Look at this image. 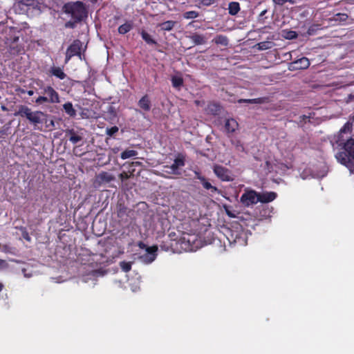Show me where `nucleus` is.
I'll return each instance as SVG.
<instances>
[{
    "instance_id": "nucleus-1",
    "label": "nucleus",
    "mask_w": 354,
    "mask_h": 354,
    "mask_svg": "<svg viewBox=\"0 0 354 354\" xmlns=\"http://www.w3.org/2000/svg\"><path fill=\"white\" fill-rule=\"evenodd\" d=\"M352 129V124L347 122L339 130L337 140L339 146H343L344 151L339 152L336 158L339 162L346 166L351 174H354V139H346L344 134L350 133Z\"/></svg>"
},
{
    "instance_id": "nucleus-2",
    "label": "nucleus",
    "mask_w": 354,
    "mask_h": 354,
    "mask_svg": "<svg viewBox=\"0 0 354 354\" xmlns=\"http://www.w3.org/2000/svg\"><path fill=\"white\" fill-rule=\"evenodd\" d=\"M36 85L35 90L39 97L35 100L37 104H43L44 103L57 104L60 102L59 93L50 85H46L42 80L39 79L34 81Z\"/></svg>"
},
{
    "instance_id": "nucleus-3",
    "label": "nucleus",
    "mask_w": 354,
    "mask_h": 354,
    "mask_svg": "<svg viewBox=\"0 0 354 354\" xmlns=\"http://www.w3.org/2000/svg\"><path fill=\"white\" fill-rule=\"evenodd\" d=\"M14 115L26 118L34 126V129L37 130H41L38 127L39 124L48 122L47 114L41 111H32L30 108L25 105H20L19 110Z\"/></svg>"
},
{
    "instance_id": "nucleus-4",
    "label": "nucleus",
    "mask_w": 354,
    "mask_h": 354,
    "mask_svg": "<svg viewBox=\"0 0 354 354\" xmlns=\"http://www.w3.org/2000/svg\"><path fill=\"white\" fill-rule=\"evenodd\" d=\"M64 13L69 15L73 19L81 22L87 17V10L82 1L70 2L63 6Z\"/></svg>"
},
{
    "instance_id": "nucleus-5",
    "label": "nucleus",
    "mask_w": 354,
    "mask_h": 354,
    "mask_svg": "<svg viewBox=\"0 0 354 354\" xmlns=\"http://www.w3.org/2000/svg\"><path fill=\"white\" fill-rule=\"evenodd\" d=\"M82 48V42L80 39H75L66 50L65 63L67 64L74 56H78L81 59Z\"/></svg>"
},
{
    "instance_id": "nucleus-6",
    "label": "nucleus",
    "mask_w": 354,
    "mask_h": 354,
    "mask_svg": "<svg viewBox=\"0 0 354 354\" xmlns=\"http://www.w3.org/2000/svg\"><path fill=\"white\" fill-rule=\"evenodd\" d=\"M259 201V193L252 189L245 190L240 198V202L245 207L257 204Z\"/></svg>"
},
{
    "instance_id": "nucleus-7",
    "label": "nucleus",
    "mask_w": 354,
    "mask_h": 354,
    "mask_svg": "<svg viewBox=\"0 0 354 354\" xmlns=\"http://www.w3.org/2000/svg\"><path fill=\"white\" fill-rule=\"evenodd\" d=\"M185 165V159L183 156L179 155L174 160V163L170 166H165L167 169L165 172L169 174L179 175L180 174V168Z\"/></svg>"
},
{
    "instance_id": "nucleus-8",
    "label": "nucleus",
    "mask_w": 354,
    "mask_h": 354,
    "mask_svg": "<svg viewBox=\"0 0 354 354\" xmlns=\"http://www.w3.org/2000/svg\"><path fill=\"white\" fill-rule=\"evenodd\" d=\"M157 251L158 247L156 245H153L151 247L147 248L145 254H141L139 257V259L144 263H151L156 259L157 256Z\"/></svg>"
},
{
    "instance_id": "nucleus-9",
    "label": "nucleus",
    "mask_w": 354,
    "mask_h": 354,
    "mask_svg": "<svg viewBox=\"0 0 354 354\" xmlns=\"http://www.w3.org/2000/svg\"><path fill=\"white\" fill-rule=\"evenodd\" d=\"M215 175L222 181H231L232 178L230 176V171L228 169L218 165H215L213 167Z\"/></svg>"
},
{
    "instance_id": "nucleus-10",
    "label": "nucleus",
    "mask_w": 354,
    "mask_h": 354,
    "mask_svg": "<svg viewBox=\"0 0 354 354\" xmlns=\"http://www.w3.org/2000/svg\"><path fill=\"white\" fill-rule=\"evenodd\" d=\"M222 111V106L218 102H209L205 109V112L207 115H218Z\"/></svg>"
},
{
    "instance_id": "nucleus-11",
    "label": "nucleus",
    "mask_w": 354,
    "mask_h": 354,
    "mask_svg": "<svg viewBox=\"0 0 354 354\" xmlns=\"http://www.w3.org/2000/svg\"><path fill=\"white\" fill-rule=\"evenodd\" d=\"M19 38V36L13 35V37H10V38L7 39L6 44L9 46L10 53L12 54H19L22 50L21 46L16 45L18 42Z\"/></svg>"
},
{
    "instance_id": "nucleus-12",
    "label": "nucleus",
    "mask_w": 354,
    "mask_h": 354,
    "mask_svg": "<svg viewBox=\"0 0 354 354\" xmlns=\"http://www.w3.org/2000/svg\"><path fill=\"white\" fill-rule=\"evenodd\" d=\"M310 66V61L307 57H303L290 64V66L295 70L306 69Z\"/></svg>"
},
{
    "instance_id": "nucleus-13",
    "label": "nucleus",
    "mask_w": 354,
    "mask_h": 354,
    "mask_svg": "<svg viewBox=\"0 0 354 354\" xmlns=\"http://www.w3.org/2000/svg\"><path fill=\"white\" fill-rule=\"evenodd\" d=\"M238 127L239 124L234 119L230 118L225 120L224 129L227 134L233 133L238 129Z\"/></svg>"
},
{
    "instance_id": "nucleus-14",
    "label": "nucleus",
    "mask_w": 354,
    "mask_h": 354,
    "mask_svg": "<svg viewBox=\"0 0 354 354\" xmlns=\"http://www.w3.org/2000/svg\"><path fill=\"white\" fill-rule=\"evenodd\" d=\"M277 193L274 192L259 193V202L262 203H270L273 201L277 198Z\"/></svg>"
},
{
    "instance_id": "nucleus-15",
    "label": "nucleus",
    "mask_w": 354,
    "mask_h": 354,
    "mask_svg": "<svg viewBox=\"0 0 354 354\" xmlns=\"http://www.w3.org/2000/svg\"><path fill=\"white\" fill-rule=\"evenodd\" d=\"M27 12H28L30 10L36 11L37 12H41V3L37 0H23Z\"/></svg>"
},
{
    "instance_id": "nucleus-16",
    "label": "nucleus",
    "mask_w": 354,
    "mask_h": 354,
    "mask_svg": "<svg viewBox=\"0 0 354 354\" xmlns=\"http://www.w3.org/2000/svg\"><path fill=\"white\" fill-rule=\"evenodd\" d=\"M138 105L144 111H149L151 108V102L149 95H145L142 97V98L138 101Z\"/></svg>"
},
{
    "instance_id": "nucleus-17",
    "label": "nucleus",
    "mask_w": 354,
    "mask_h": 354,
    "mask_svg": "<svg viewBox=\"0 0 354 354\" xmlns=\"http://www.w3.org/2000/svg\"><path fill=\"white\" fill-rule=\"evenodd\" d=\"M194 45H203L207 42V38L203 35L198 34L196 32L193 33L192 35L188 37Z\"/></svg>"
},
{
    "instance_id": "nucleus-18",
    "label": "nucleus",
    "mask_w": 354,
    "mask_h": 354,
    "mask_svg": "<svg viewBox=\"0 0 354 354\" xmlns=\"http://www.w3.org/2000/svg\"><path fill=\"white\" fill-rule=\"evenodd\" d=\"M14 11L19 15L28 13L26 5L23 0L17 1L13 5Z\"/></svg>"
},
{
    "instance_id": "nucleus-19",
    "label": "nucleus",
    "mask_w": 354,
    "mask_h": 354,
    "mask_svg": "<svg viewBox=\"0 0 354 354\" xmlns=\"http://www.w3.org/2000/svg\"><path fill=\"white\" fill-rule=\"evenodd\" d=\"M50 73L59 80H64L66 77V74L64 72L63 69L58 66L51 67Z\"/></svg>"
},
{
    "instance_id": "nucleus-20",
    "label": "nucleus",
    "mask_w": 354,
    "mask_h": 354,
    "mask_svg": "<svg viewBox=\"0 0 354 354\" xmlns=\"http://www.w3.org/2000/svg\"><path fill=\"white\" fill-rule=\"evenodd\" d=\"M67 133L70 136L69 140L73 144H77L79 142L82 141L83 139V136L82 135L76 133L73 129L68 130L67 131Z\"/></svg>"
},
{
    "instance_id": "nucleus-21",
    "label": "nucleus",
    "mask_w": 354,
    "mask_h": 354,
    "mask_svg": "<svg viewBox=\"0 0 354 354\" xmlns=\"http://www.w3.org/2000/svg\"><path fill=\"white\" fill-rule=\"evenodd\" d=\"M63 109L66 113L70 117L75 118L76 116V111L73 108V104L70 102L65 103L63 105Z\"/></svg>"
},
{
    "instance_id": "nucleus-22",
    "label": "nucleus",
    "mask_w": 354,
    "mask_h": 354,
    "mask_svg": "<svg viewBox=\"0 0 354 354\" xmlns=\"http://www.w3.org/2000/svg\"><path fill=\"white\" fill-rule=\"evenodd\" d=\"M216 44L227 46L229 44L228 38L223 35H218L212 40Z\"/></svg>"
},
{
    "instance_id": "nucleus-23",
    "label": "nucleus",
    "mask_w": 354,
    "mask_h": 354,
    "mask_svg": "<svg viewBox=\"0 0 354 354\" xmlns=\"http://www.w3.org/2000/svg\"><path fill=\"white\" fill-rule=\"evenodd\" d=\"M229 14L236 15L240 10V5L238 2L232 1L228 5Z\"/></svg>"
},
{
    "instance_id": "nucleus-24",
    "label": "nucleus",
    "mask_w": 354,
    "mask_h": 354,
    "mask_svg": "<svg viewBox=\"0 0 354 354\" xmlns=\"http://www.w3.org/2000/svg\"><path fill=\"white\" fill-rule=\"evenodd\" d=\"M133 28V23L131 21L126 22L118 28V32L121 35H124L129 32Z\"/></svg>"
},
{
    "instance_id": "nucleus-25",
    "label": "nucleus",
    "mask_w": 354,
    "mask_h": 354,
    "mask_svg": "<svg viewBox=\"0 0 354 354\" xmlns=\"http://www.w3.org/2000/svg\"><path fill=\"white\" fill-rule=\"evenodd\" d=\"M274 43L270 41H265L258 43L256 46L259 50L270 49L274 46Z\"/></svg>"
},
{
    "instance_id": "nucleus-26",
    "label": "nucleus",
    "mask_w": 354,
    "mask_h": 354,
    "mask_svg": "<svg viewBox=\"0 0 354 354\" xmlns=\"http://www.w3.org/2000/svg\"><path fill=\"white\" fill-rule=\"evenodd\" d=\"M141 37L142 39L149 45H156L157 42L155 39H153L151 36L145 30H142L140 32Z\"/></svg>"
},
{
    "instance_id": "nucleus-27",
    "label": "nucleus",
    "mask_w": 354,
    "mask_h": 354,
    "mask_svg": "<svg viewBox=\"0 0 354 354\" xmlns=\"http://www.w3.org/2000/svg\"><path fill=\"white\" fill-rule=\"evenodd\" d=\"M176 22L174 21H167L158 24V26L160 27L162 30L170 31L171 30Z\"/></svg>"
},
{
    "instance_id": "nucleus-28",
    "label": "nucleus",
    "mask_w": 354,
    "mask_h": 354,
    "mask_svg": "<svg viewBox=\"0 0 354 354\" xmlns=\"http://www.w3.org/2000/svg\"><path fill=\"white\" fill-rule=\"evenodd\" d=\"M98 178L102 182L104 183H110L115 179L114 176L112 174L105 171L100 173L98 175Z\"/></svg>"
},
{
    "instance_id": "nucleus-29",
    "label": "nucleus",
    "mask_w": 354,
    "mask_h": 354,
    "mask_svg": "<svg viewBox=\"0 0 354 354\" xmlns=\"http://www.w3.org/2000/svg\"><path fill=\"white\" fill-rule=\"evenodd\" d=\"M201 183L203 188L205 189L211 190V192L214 193H221V191L216 187L212 185V184L209 183L205 178H204V180H202Z\"/></svg>"
},
{
    "instance_id": "nucleus-30",
    "label": "nucleus",
    "mask_w": 354,
    "mask_h": 354,
    "mask_svg": "<svg viewBox=\"0 0 354 354\" xmlns=\"http://www.w3.org/2000/svg\"><path fill=\"white\" fill-rule=\"evenodd\" d=\"M199 15V12L195 10L186 11L183 14V17L185 19H194L198 17Z\"/></svg>"
},
{
    "instance_id": "nucleus-31",
    "label": "nucleus",
    "mask_w": 354,
    "mask_h": 354,
    "mask_svg": "<svg viewBox=\"0 0 354 354\" xmlns=\"http://www.w3.org/2000/svg\"><path fill=\"white\" fill-rule=\"evenodd\" d=\"M138 151L135 150H125L120 154V158L123 160L136 156Z\"/></svg>"
},
{
    "instance_id": "nucleus-32",
    "label": "nucleus",
    "mask_w": 354,
    "mask_h": 354,
    "mask_svg": "<svg viewBox=\"0 0 354 354\" xmlns=\"http://www.w3.org/2000/svg\"><path fill=\"white\" fill-rule=\"evenodd\" d=\"M172 86L174 88H180L183 84V79L181 77L173 76L171 77Z\"/></svg>"
},
{
    "instance_id": "nucleus-33",
    "label": "nucleus",
    "mask_w": 354,
    "mask_h": 354,
    "mask_svg": "<svg viewBox=\"0 0 354 354\" xmlns=\"http://www.w3.org/2000/svg\"><path fill=\"white\" fill-rule=\"evenodd\" d=\"M131 262H127V261H121L120 263V266L122 271L127 272L131 270Z\"/></svg>"
},
{
    "instance_id": "nucleus-34",
    "label": "nucleus",
    "mask_w": 354,
    "mask_h": 354,
    "mask_svg": "<svg viewBox=\"0 0 354 354\" xmlns=\"http://www.w3.org/2000/svg\"><path fill=\"white\" fill-rule=\"evenodd\" d=\"M119 131V128L116 126H113L111 128L106 129V133L110 137L113 136Z\"/></svg>"
},
{
    "instance_id": "nucleus-35",
    "label": "nucleus",
    "mask_w": 354,
    "mask_h": 354,
    "mask_svg": "<svg viewBox=\"0 0 354 354\" xmlns=\"http://www.w3.org/2000/svg\"><path fill=\"white\" fill-rule=\"evenodd\" d=\"M348 15L346 13H337L335 15V20L336 21H345L348 19Z\"/></svg>"
},
{
    "instance_id": "nucleus-36",
    "label": "nucleus",
    "mask_w": 354,
    "mask_h": 354,
    "mask_svg": "<svg viewBox=\"0 0 354 354\" xmlns=\"http://www.w3.org/2000/svg\"><path fill=\"white\" fill-rule=\"evenodd\" d=\"M266 97H258L254 99H248L249 104H263L266 102Z\"/></svg>"
},
{
    "instance_id": "nucleus-37",
    "label": "nucleus",
    "mask_w": 354,
    "mask_h": 354,
    "mask_svg": "<svg viewBox=\"0 0 354 354\" xmlns=\"http://www.w3.org/2000/svg\"><path fill=\"white\" fill-rule=\"evenodd\" d=\"M80 23V21H76L75 19H71L68 21L66 22L64 24V27L66 28H75L77 26V24Z\"/></svg>"
},
{
    "instance_id": "nucleus-38",
    "label": "nucleus",
    "mask_w": 354,
    "mask_h": 354,
    "mask_svg": "<svg viewBox=\"0 0 354 354\" xmlns=\"http://www.w3.org/2000/svg\"><path fill=\"white\" fill-rule=\"evenodd\" d=\"M284 37L288 39H295L297 37V33L295 31L288 30L286 32Z\"/></svg>"
},
{
    "instance_id": "nucleus-39",
    "label": "nucleus",
    "mask_w": 354,
    "mask_h": 354,
    "mask_svg": "<svg viewBox=\"0 0 354 354\" xmlns=\"http://www.w3.org/2000/svg\"><path fill=\"white\" fill-rule=\"evenodd\" d=\"M107 113L113 118L116 117L117 115L116 109L113 105H109L107 107Z\"/></svg>"
},
{
    "instance_id": "nucleus-40",
    "label": "nucleus",
    "mask_w": 354,
    "mask_h": 354,
    "mask_svg": "<svg viewBox=\"0 0 354 354\" xmlns=\"http://www.w3.org/2000/svg\"><path fill=\"white\" fill-rule=\"evenodd\" d=\"M215 2L216 0H199V3L205 6H209Z\"/></svg>"
},
{
    "instance_id": "nucleus-41",
    "label": "nucleus",
    "mask_w": 354,
    "mask_h": 354,
    "mask_svg": "<svg viewBox=\"0 0 354 354\" xmlns=\"http://www.w3.org/2000/svg\"><path fill=\"white\" fill-rule=\"evenodd\" d=\"M196 237L195 236H188L187 238H186L185 236H184L183 238V242H185L187 241L188 243V245L189 246H191V242H194V240H195Z\"/></svg>"
},
{
    "instance_id": "nucleus-42",
    "label": "nucleus",
    "mask_w": 354,
    "mask_h": 354,
    "mask_svg": "<svg viewBox=\"0 0 354 354\" xmlns=\"http://www.w3.org/2000/svg\"><path fill=\"white\" fill-rule=\"evenodd\" d=\"M272 1L275 5L282 6L288 2V0H272Z\"/></svg>"
},
{
    "instance_id": "nucleus-43",
    "label": "nucleus",
    "mask_w": 354,
    "mask_h": 354,
    "mask_svg": "<svg viewBox=\"0 0 354 354\" xmlns=\"http://www.w3.org/2000/svg\"><path fill=\"white\" fill-rule=\"evenodd\" d=\"M119 177L122 181H124L129 178L130 176L127 172H122L120 174Z\"/></svg>"
},
{
    "instance_id": "nucleus-44",
    "label": "nucleus",
    "mask_w": 354,
    "mask_h": 354,
    "mask_svg": "<svg viewBox=\"0 0 354 354\" xmlns=\"http://www.w3.org/2000/svg\"><path fill=\"white\" fill-rule=\"evenodd\" d=\"M194 178L199 180L201 182L202 180H204V178H205L203 176H202L198 171H194Z\"/></svg>"
},
{
    "instance_id": "nucleus-45",
    "label": "nucleus",
    "mask_w": 354,
    "mask_h": 354,
    "mask_svg": "<svg viewBox=\"0 0 354 354\" xmlns=\"http://www.w3.org/2000/svg\"><path fill=\"white\" fill-rule=\"evenodd\" d=\"M8 128H6L5 126L0 129V138L7 134V130Z\"/></svg>"
},
{
    "instance_id": "nucleus-46",
    "label": "nucleus",
    "mask_w": 354,
    "mask_h": 354,
    "mask_svg": "<svg viewBox=\"0 0 354 354\" xmlns=\"http://www.w3.org/2000/svg\"><path fill=\"white\" fill-rule=\"evenodd\" d=\"M22 236L24 237V239H25L26 241H30V237L28 234V233L25 230L22 233Z\"/></svg>"
},
{
    "instance_id": "nucleus-47",
    "label": "nucleus",
    "mask_w": 354,
    "mask_h": 354,
    "mask_svg": "<svg viewBox=\"0 0 354 354\" xmlns=\"http://www.w3.org/2000/svg\"><path fill=\"white\" fill-rule=\"evenodd\" d=\"M138 247L141 249H145L147 250V248H148L143 242L140 241L138 244Z\"/></svg>"
},
{
    "instance_id": "nucleus-48",
    "label": "nucleus",
    "mask_w": 354,
    "mask_h": 354,
    "mask_svg": "<svg viewBox=\"0 0 354 354\" xmlns=\"http://www.w3.org/2000/svg\"><path fill=\"white\" fill-rule=\"evenodd\" d=\"M238 103L242 104V103H248V99H239L238 100Z\"/></svg>"
},
{
    "instance_id": "nucleus-49",
    "label": "nucleus",
    "mask_w": 354,
    "mask_h": 354,
    "mask_svg": "<svg viewBox=\"0 0 354 354\" xmlns=\"http://www.w3.org/2000/svg\"><path fill=\"white\" fill-rule=\"evenodd\" d=\"M46 127H55V122H54V120H50L49 124H47Z\"/></svg>"
},
{
    "instance_id": "nucleus-50",
    "label": "nucleus",
    "mask_w": 354,
    "mask_h": 354,
    "mask_svg": "<svg viewBox=\"0 0 354 354\" xmlns=\"http://www.w3.org/2000/svg\"><path fill=\"white\" fill-rule=\"evenodd\" d=\"M226 213L231 218H234L235 217V215L233 213H232L230 211L227 210V209H226Z\"/></svg>"
},
{
    "instance_id": "nucleus-51",
    "label": "nucleus",
    "mask_w": 354,
    "mask_h": 354,
    "mask_svg": "<svg viewBox=\"0 0 354 354\" xmlns=\"http://www.w3.org/2000/svg\"><path fill=\"white\" fill-rule=\"evenodd\" d=\"M35 91L33 90H29V91H27L26 93L30 95V96H32L33 95V94L35 93Z\"/></svg>"
},
{
    "instance_id": "nucleus-52",
    "label": "nucleus",
    "mask_w": 354,
    "mask_h": 354,
    "mask_svg": "<svg viewBox=\"0 0 354 354\" xmlns=\"http://www.w3.org/2000/svg\"><path fill=\"white\" fill-rule=\"evenodd\" d=\"M125 211H123L122 209H120L118 211V216H121L123 213H124Z\"/></svg>"
},
{
    "instance_id": "nucleus-53",
    "label": "nucleus",
    "mask_w": 354,
    "mask_h": 354,
    "mask_svg": "<svg viewBox=\"0 0 354 354\" xmlns=\"http://www.w3.org/2000/svg\"><path fill=\"white\" fill-rule=\"evenodd\" d=\"M1 109L3 111H8V109H7V107L5 105H1Z\"/></svg>"
},
{
    "instance_id": "nucleus-54",
    "label": "nucleus",
    "mask_w": 354,
    "mask_h": 354,
    "mask_svg": "<svg viewBox=\"0 0 354 354\" xmlns=\"http://www.w3.org/2000/svg\"><path fill=\"white\" fill-rule=\"evenodd\" d=\"M267 12V10H263L260 15H259V17H263L266 13Z\"/></svg>"
},
{
    "instance_id": "nucleus-55",
    "label": "nucleus",
    "mask_w": 354,
    "mask_h": 354,
    "mask_svg": "<svg viewBox=\"0 0 354 354\" xmlns=\"http://www.w3.org/2000/svg\"><path fill=\"white\" fill-rule=\"evenodd\" d=\"M3 287H4L3 284L2 283H0V292L2 291Z\"/></svg>"
},
{
    "instance_id": "nucleus-56",
    "label": "nucleus",
    "mask_w": 354,
    "mask_h": 354,
    "mask_svg": "<svg viewBox=\"0 0 354 354\" xmlns=\"http://www.w3.org/2000/svg\"><path fill=\"white\" fill-rule=\"evenodd\" d=\"M20 92L21 93H26L27 91L25 89L21 88V89H20Z\"/></svg>"
},
{
    "instance_id": "nucleus-57",
    "label": "nucleus",
    "mask_w": 354,
    "mask_h": 354,
    "mask_svg": "<svg viewBox=\"0 0 354 354\" xmlns=\"http://www.w3.org/2000/svg\"><path fill=\"white\" fill-rule=\"evenodd\" d=\"M288 2H290L292 4L294 3V1H292V0H288Z\"/></svg>"
},
{
    "instance_id": "nucleus-58",
    "label": "nucleus",
    "mask_w": 354,
    "mask_h": 354,
    "mask_svg": "<svg viewBox=\"0 0 354 354\" xmlns=\"http://www.w3.org/2000/svg\"><path fill=\"white\" fill-rule=\"evenodd\" d=\"M310 31V29H309V30H308V35H310V34H311Z\"/></svg>"
},
{
    "instance_id": "nucleus-59",
    "label": "nucleus",
    "mask_w": 354,
    "mask_h": 354,
    "mask_svg": "<svg viewBox=\"0 0 354 354\" xmlns=\"http://www.w3.org/2000/svg\"><path fill=\"white\" fill-rule=\"evenodd\" d=\"M189 250H194V248H193L192 247H191V248H189Z\"/></svg>"
},
{
    "instance_id": "nucleus-60",
    "label": "nucleus",
    "mask_w": 354,
    "mask_h": 354,
    "mask_svg": "<svg viewBox=\"0 0 354 354\" xmlns=\"http://www.w3.org/2000/svg\"><path fill=\"white\" fill-rule=\"evenodd\" d=\"M92 1L95 2V1H97V0H92Z\"/></svg>"
}]
</instances>
